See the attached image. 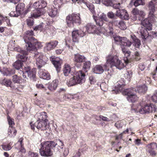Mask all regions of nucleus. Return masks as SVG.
I'll return each mask as SVG.
<instances>
[{"instance_id":"f257e3e1","label":"nucleus","mask_w":157,"mask_h":157,"mask_svg":"<svg viewBox=\"0 0 157 157\" xmlns=\"http://www.w3.org/2000/svg\"><path fill=\"white\" fill-rule=\"evenodd\" d=\"M51 148H54V150L56 153L59 154L60 150L63 147L57 145L54 141H48L42 142L40 144L39 152L41 156L44 157L51 156L53 154Z\"/></svg>"},{"instance_id":"f03ea898","label":"nucleus","mask_w":157,"mask_h":157,"mask_svg":"<svg viewBox=\"0 0 157 157\" xmlns=\"http://www.w3.org/2000/svg\"><path fill=\"white\" fill-rule=\"evenodd\" d=\"M156 106L152 104H150L149 105H147L142 106L140 105L137 106L133 105L131 109L132 112L136 113L139 112L141 114L154 113L156 111Z\"/></svg>"},{"instance_id":"7ed1b4c3","label":"nucleus","mask_w":157,"mask_h":157,"mask_svg":"<svg viewBox=\"0 0 157 157\" xmlns=\"http://www.w3.org/2000/svg\"><path fill=\"white\" fill-rule=\"evenodd\" d=\"M106 63L104 65L105 68L110 67L112 68L115 66L119 70H121L124 67V65L116 56L110 55L106 58Z\"/></svg>"},{"instance_id":"20e7f679","label":"nucleus","mask_w":157,"mask_h":157,"mask_svg":"<svg viewBox=\"0 0 157 157\" xmlns=\"http://www.w3.org/2000/svg\"><path fill=\"white\" fill-rule=\"evenodd\" d=\"M85 76L84 73H82V71H80L76 73L75 76L71 78L67 82V84L70 87L78 84H81L85 81Z\"/></svg>"},{"instance_id":"39448f33","label":"nucleus","mask_w":157,"mask_h":157,"mask_svg":"<svg viewBox=\"0 0 157 157\" xmlns=\"http://www.w3.org/2000/svg\"><path fill=\"white\" fill-rule=\"evenodd\" d=\"M79 14L72 13L67 17L66 21L68 27L70 28L74 27L75 24H79L81 19Z\"/></svg>"},{"instance_id":"423d86ee","label":"nucleus","mask_w":157,"mask_h":157,"mask_svg":"<svg viewBox=\"0 0 157 157\" xmlns=\"http://www.w3.org/2000/svg\"><path fill=\"white\" fill-rule=\"evenodd\" d=\"M136 92V88H132L124 90L123 93L127 95V99L128 101L134 102L138 100V98L135 95Z\"/></svg>"},{"instance_id":"0eeeda50","label":"nucleus","mask_w":157,"mask_h":157,"mask_svg":"<svg viewBox=\"0 0 157 157\" xmlns=\"http://www.w3.org/2000/svg\"><path fill=\"white\" fill-rule=\"evenodd\" d=\"M33 31L31 30L27 31L25 32L23 38L26 44V48L28 44H31L32 42H36V39L33 36Z\"/></svg>"},{"instance_id":"6e6552de","label":"nucleus","mask_w":157,"mask_h":157,"mask_svg":"<svg viewBox=\"0 0 157 157\" xmlns=\"http://www.w3.org/2000/svg\"><path fill=\"white\" fill-rule=\"evenodd\" d=\"M100 27V29L98 30L99 33H106L110 35L113 34V29L112 24H110L108 25L106 23Z\"/></svg>"},{"instance_id":"1a4fd4ad","label":"nucleus","mask_w":157,"mask_h":157,"mask_svg":"<svg viewBox=\"0 0 157 157\" xmlns=\"http://www.w3.org/2000/svg\"><path fill=\"white\" fill-rule=\"evenodd\" d=\"M43 54L41 53L36 52L34 53V58L36 60V63L39 69L41 68L45 64V62L43 60Z\"/></svg>"},{"instance_id":"9d476101","label":"nucleus","mask_w":157,"mask_h":157,"mask_svg":"<svg viewBox=\"0 0 157 157\" xmlns=\"http://www.w3.org/2000/svg\"><path fill=\"white\" fill-rule=\"evenodd\" d=\"M14 49L19 53L16 56V57L22 62H25L27 59V52L25 50H22L19 47H15Z\"/></svg>"},{"instance_id":"9b49d317","label":"nucleus","mask_w":157,"mask_h":157,"mask_svg":"<svg viewBox=\"0 0 157 157\" xmlns=\"http://www.w3.org/2000/svg\"><path fill=\"white\" fill-rule=\"evenodd\" d=\"M30 124L32 129L35 130V127L38 129H40L41 130H44L46 129V123L44 121H40L37 120L34 124H32V122H30Z\"/></svg>"},{"instance_id":"f8f14e48","label":"nucleus","mask_w":157,"mask_h":157,"mask_svg":"<svg viewBox=\"0 0 157 157\" xmlns=\"http://www.w3.org/2000/svg\"><path fill=\"white\" fill-rule=\"evenodd\" d=\"M95 21L97 25L101 27L104 24L108 22V19L107 18L106 15L104 13H102L99 15L98 19L94 18Z\"/></svg>"},{"instance_id":"ddd939ff","label":"nucleus","mask_w":157,"mask_h":157,"mask_svg":"<svg viewBox=\"0 0 157 157\" xmlns=\"http://www.w3.org/2000/svg\"><path fill=\"white\" fill-rule=\"evenodd\" d=\"M85 35L86 33L81 30H73L72 33L73 41L78 42V37H82Z\"/></svg>"},{"instance_id":"4468645a","label":"nucleus","mask_w":157,"mask_h":157,"mask_svg":"<svg viewBox=\"0 0 157 157\" xmlns=\"http://www.w3.org/2000/svg\"><path fill=\"white\" fill-rule=\"evenodd\" d=\"M26 48L27 50L29 52H32L36 49L37 48H41L43 45L41 42H38L36 40V42H32L31 44H28Z\"/></svg>"},{"instance_id":"2eb2a0df","label":"nucleus","mask_w":157,"mask_h":157,"mask_svg":"<svg viewBox=\"0 0 157 157\" xmlns=\"http://www.w3.org/2000/svg\"><path fill=\"white\" fill-rule=\"evenodd\" d=\"M58 42L57 40L51 41L46 43L44 49L46 51H49L54 49L57 45Z\"/></svg>"},{"instance_id":"dca6fc26","label":"nucleus","mask_w":157,"mask_h":157,"mask_svg":"<svg viewBox=\"0 0 157 157\" xmlns=\"http://www.w3.org/2000/svg\"><path fill=\"white\" fill-rule=\"evenodd\" d=\"M25 5L24 3H19L17 4L16 7V9L18 11L17 12V15H20L21 14L23 13L24 15L26 14L29 11V9L28 8L24 12L23 11L25 9Z\"/></svg>"},{"instance_id":"f3484780","label":"nucleus","mask_w":157,"mask_h":157,"mask_svg":"<svg viewBox=\"0 0 157 157\" xmlns=\"http://www.w3.org/2000/svg\"><path fill=\"white\" fill-rule=\"evenodd\" d=\"M116 15L122 19L128 20L129 18L127 11L124 9L117 10Z\"/></svg>"},{"instance_id":"a211bd4d","label":"nucleus","mask_w":157,"mask_h":157,"mask_svg":"<svg viewBox=\"0 0 157 157\" xmlns=\"http://www.w3.org/2000/svg\"><path fill=\"white\" fill-rule=\"evenodd\" d=\"M87 32L89 33L98 34L99 32L98 30H97L96 26L95 25L91 23L87 24L85 27Z\"/></svg>"},{"instance_id":"6ab92c4d","label":"nucleus","mask_w":157,"mask_h":157,"mask_svg":"<svg viewBox=\"0 0 157 157\" xmlns=\"http://www.w3.org/2000/svg\"><path fill=\"white\" fill-rule=\"evenodd\" d=\"M149 13L148 18L151 21L154 23L156 22V19H157V15L155 14V9L148 8Z\"/></svg>"},{"instance_id":"aec40b11","label":"nucleus","mask_w":157,"mask_h":157,"mask_svg":"<svg viewBox=\"0 0 157 157\" xmlns=\"http://www.w3.org/2000/svg\"><path fill=\"white\" fill-rule=\"evenodd\" d=\"M147 29L142 26L140 27L139 28L138 33L141 36L143 39H146L148 36L149 34Z\"/></svg>"},{"instance_id":"412c9836","label":"nucleus","mask_w":157,"mask_h":157,"mask_svg":"<svg viewBox=\"0 0 157 157\" xmlns=\"http://www.w3.org/2000/svg\"><path fill=\"white\" fill-rule=\"evenodd\" d=\"M47 5V3L46 1L44 0H40L37 2H35L33 6L34 8L37 9H43V8L45 7Z\"/></svg>"},{"instance_id":"4be33fe9","label":"nucleus","mask_w":157,"mask_h":157,"mask_svg":"<svg viewBox=\"0 0 157 157\" xmlns=\"http://www.w3.org/2000/svg\"><path fill=\"white\" fill-rule=\"evenodd\" d=\"M154 23L151 21L148 18H145L142 21L141 24L145 28L147 29L148 30H151L152 29V23Z\"/></svg>"},{"instance_id":"5701e85b","label":"nucleus","mask_w":157,"mask_h":157,"mask_svg":"<svg viewBox=\"0 0 157 157\" xmlns=\"http://www.w3.org/2000/svg\"><path fill=\"white\" fill-rule=\"evenodd\" d=\"M35 9L33 10V12H31V16L32 17L37 18L43 15L44 13L43 9H37L34 8Z\"/></svg>"},{"instance_id":"b1692460","label":"nucleus","mask_w":157,"mask_h":157,"mask_svg":"<svg viewBox=\"0 0 157 157\" xmlns=\"http://www.w3.org/2000/svg\"><path fill=\"white\" fill-rule=\"evenodd\" d=\"M39 74L40 78L46 80H49L50 79V76L47 71L43 69L40 70Z\"/></svg>"},{"instance_id":"393cba45","label":"nucleus","mask_w":157,"mask_h":157,"mask_svg":"<svg viewBox=\"0 0 157 157\" xmlns=\"http://www.w3.org/2000/svg\"><path fill=\"white\" fill-rule=\"evenodd\" d=\"M122 52L125 54L126 57L124 58V62L127 64L129 62V60L128 59L127 57L129 56L130 55L131 52L129 51L125 47L121 46Z\"/></svg>"},{"instance_id":"a878e982","label":"nucleus","mask_w":157,"mask_h":157,"mask_svg":"<svg viewBox=\"0 0 157 157\" xmlns=\"http://www.w3.org/2000/svg\"><path fill=\"white\" fill-rule=\"evenodd\" d=\"M107 68L104 66L103 67L100 65H97L93 68V71L96 74H101L103 73L104 70Z\"/></svg>"},{"instance_id":"bb28decb","label":"nucleus","mask_w":157,"mask_h":157,"mask_svg":"<svg viewBox=\"0 0 157 157\" xmlns=\"http://www.w3.org/2000/svg\"><path fill=\"white\" fill-rule=\"evenodd\" d=\"M48 13L49 15L51 17H54L57 14V9L53 5H50L48 10Z\"/></svg>"},{"instance_id":"cd10ccee","label":"nucleus","mask_w":157,"mask_h":157,"mask_svg":"<svg viewBox=\"0 0 157 157\" xmlns=\"http://www.w3.org/2000/svg\"><path fill=\"white\" fill-rule=\"evenodd\" d=\"M86 59L84 56L77 53L75 54L74 60L76 62L81 63L85 61Z\"/></svg>"},{"instance_id":"c85d7f7f","label":"nucleus","mask_w":157,"mask_h":157,"mask_svg":"<svg viewBox=\"0 0 157 157\" xmlns=\"http://www.w3.org/2000/svg\"><path fill=\"white\" fill-rule=\"evenodd\" d=\"M63 73L65 76H69L72 75V74L71 71V67L68 64H65L63 70Z\"/></svg>"},{"instance_id":"c756f323","label":"nucleus","mask_w":157,"mask_h":157,"mask_svg":"<svg viewBox=\"0 0 157 157\" xmlns=\"http://www.w3.org/2000/svg\"><path fill=\"white\" fill-rule=\"evenodd\" d=\"M51 60L52 61V64L56 67V70L58 72L59 71L61 68V63L59 59L50 58Z\"/></svg>"},{"instance_id":"7c9ffc66","label":"nucleus","mask_w":157,"mask_h":157,"mask_svg":"<svg viewBox=\"0 0 157 157\" xmlns=\"http://www.w3.org/2000/svg\"><path fill=\"white\" fill-rule=\"evenodd\" d=\"M15 73V70L9 68L3 67L2 73L4 76H10Z\"/></svg>"},{"instance_id":"2f4dec72","label":"nucleus","mask_w":157,"mask_h":157,"mask_svg":"<svg viewBox=\"0 0 157 157\" xmlns=\"http://www.w3.org/2000/svg\"><path fill=\"white\" fill-rule=\"evenodd\" d=\"M132 12L133 14L135 15L133 19L135 20L136 19V15H139L142 17H143L145 15V13L143 11L140 10L137 8L134 9L132 10Z\"/></svg>"},{"instance_id":"473e14b6","label":"nucleus","mask_w":157,"mask_h":157,"mask_svg":"<svg viewBox=\"0 0 157 157\" xmlns=\"http://www.w3.org/2000/svg\"><path fill=\"white\" fill-rule=\"evenodd\" d=\"M23 140V138H20L15 145L16 148L19 149L21 152L24 153L25 152V150L23 147V144H22Z\"/></svg>"},{"instance_id":"72a5a7b5","label":"nucleus","mask_w":157,"mask_h":157,"mask_svg":"<svg viewBox=\"0 0 157 157\" xmlns=\"http://www.w3.org/2000/svg\"><path fill=\"white\" fill-rule=\"evenodd\" d=\"M12 81L14 83H25L26 82V80L23 79L22 80V78L21 77L17 76V75H14L12 76Z\"/></svg>"},{"instance_id":"f704fd0d","label":"nucleus","mask_w":157,"mask_h":157,"mask_svg":"<svg viewBox=\"0 0 157 157\" xmlns=\"http://www.w3.org/2000/svg\"><path fill=\"white\" fill-rule=\"evenodd\" d=\"M58 83L59 81L58 79L54 80L48 86L49 89L51 91L56 90L58 85Z\"/></svg>"},{"instance_id":"c9c22d12","label":"nucleus","mask_w":157,"mask_h":157,"mask_svg":"<svg viewBox=\"0 0 157 157\" xmlns=\"http://www.w3.org/2000/svg\"><path fill=\"white\" fill-rule=\"evenodd\" d=\"M36 116L38 118L39 121H45L47 117L46 113L45 112L38 113L36 114Z\"/></svg>"},{"instance_id":"e433bc0d","label":"nucleus","mask_w":157,"mask_h":157,"mask_svg":"<svg viewBox=\"0 0 157 157\" xmlns=\"http://www.w3.org/2000/svg\"><path fill=\"white\" fill-rule=\"evenodd\" d=\"M147 87L144 85L139 86L136 88L138 92L140 94H144L147 90Z\"/></svg>"},{"instance_id":"4c0bfd02","label":"nucleus","mask_w":157,"mask_h":157,"mask_svg":"<svg viewBox=\"0 0 157 157\" xmlns=\"http://www.w3.org/2000/svg\"><path fill=\"white\" fill-rule=\"evenodd\" d=\"M132 44V43L130 41L128 40L126 37H123L122 42L121 44V46L129 47Z\"/></svg>"},{"instance_id":"58836bf2","label":"nucleus","mask_w":157,"mask_h":157,"mask_svg":"<svg viewBox=\"0 0 157 157\" xmlns=\"http://www.w3.org/2000/svg\"><path fill=\"white\" fill-rule=\"evenodd\" d=\"M17 133V131L13 127H9L8 133V136L10 137H14Z\"/></svg>"},{"instance_id":"ea45409f","label":"nucleus","mask_w":157,"mask_h":157,"mask_svg":"<svg viewBox=\"0 0 157 157\" xmlns=\"http://www.w3.org/2000/svg\"><path fill=\"white\" fill-rule=\"evenodd\" d=\"M12 82L10 79H4L2 82V83L7 87H10L12 89H14V86L12 85Z\"/></svg>"},{"instance_id":"a19ab883","label":"nucleus","mask_w":157,"mask_h":157,"mask_svg":"<svg viewBox=\"0 0 157 157\" xmlns=\"http://www.w3.org/2000/svg\"><path fill=\"white\" fill-rule=\"evenodd\" d=\"M22 61L20 60H17L13 64L15 68L17 70L20 69L22 67L23 63Z\"/></svg>"},{"instance_id":"79ce46f5","label":"nucleus","mask_w":157,"mask_h":157,"mask_svg":"<svg viewBox=\"0 0 157 157\" xmlns=\"http://www.w3.org/2000/svg\"><path fill=\"white\" fill-rule=\"evenodd\" d=\"M157 7V0H151L148 4V8L155 9Z\"/></svg>"},{"instance_id":"37998d69","label":"nucleus","mask_w":157,"mask_h":157,"mask_svg":"<svg viewBox=\"0 0 157 157\" xmlns=\"http://www.w3.org/2000/svg\"><path fill=\"white\" fill-rule=\"evenodd\" d=\"M91 63L90 61H86L83 63V70L84 71L86 72L89 70L90 67Z\"/></svg>"},{"instance_id":"c03bdc74","label":"nucleus","mask_w":157,"mask_h":157,"mask_svg":"<svg viewBox=\"0 0 157 157\" xmlns=\"http://www.w3.org/2000/svg\"><path fill=\"white\" fill-rule=\"evenodd\" d=\"M28 76L31 78L34 79L36 77V71L34 69L30 70L27 73Z\"/></svg>"},{"instance_id":"a18cd8bd","label":"nucleus","mask_w":157,"mask_h":157,"mask_svg":"<svg viewBox=\"0 0 157 157\" xmlns=\"http://www.w3.org/2000/svg\"><path fill=\"white\" fill-rule=\"evenodd\" d=\"M146 149L154 150L157 148V144L155 143L152 142L146 145Z\"/></svg>"},{"instance_id":"49530a36","label":"nucleus","mask_w":157,"mask_h":157,"mask_svg":"<svg viewBox=\"0 0 157 157\" xmlns=\"http://www.w3.org/2000/svg\"><path fill=\"white\" fill-rule=\"evenodd\" d=\"M131 3H133L136 7L139 5H143L144 2L143 0H132Z\"/></svg>"},{"instance_id":"de8ad7c7","label":"nucleus","mask_w":157,"mask_h":157,"mask_svg":"<svg viewBox=\"0 0 157 157\" xmlns=\"http://www.w3.org/2000/svg\"><path fill=\"white\" fill-rule=\"evenodd\" d=\"M85 5L93 14H94L95 13L94 7L93 4L91 3H90L88 2L87 3V4Z\"/></svg>"},{"instance_id":"09e8293b","label":"nucleus","mask_w":157,"mask_h":157,"mask_svg":"<svg viewBox=\"0 0 157 157\" xmlns=\"http://www.w3.org/2000/svg\"><path fill=\"white\" fill-rule=\"evenodd\" d=\"M33 17H29L26 20V23L29 26H31L34 24V20Z\"/></svg>"},{"instance_id":"8fccbe9b","label":"nucleus","mask_w":157,"mask_h":157,"mask_svg":"<svg viewBox=\"0 0 157 157\" xmlns=\"http://www.w3.org/2000/svg\"><path fill=\"white\" fill-rule=\"evenodd\" d=\"M118 27L121 30H124L127 29V26L124 21H121Z\"/></svg>"},{"instance_id":"3c124183","label":"nucleus","mask_w":157,"mask_h":157,"mask_svg":"<svg viewBox=\"0 0 157 157\" xmlns=\"http://www.w3.org/2000/svg\"><path fill=\"white\" fill-rule=\"evenodd\" d=\"M102 2L106 6H112L113 5V2L110 0H102Z\"/></svg>"},{"instance_id":"603ef678","label":"nucleus","mask_w":157,"mask_h":157,"mask_svg":"<svg viewBox=\"0 0 157 157\" xmlns=\"http://www.w3.org/2000/svg\"><path fill=\"white\" fill-rule=\"evenodd\" d=\"M113 38L116 42H119L121 44V43L123 37H121L120 36L117 35H113Z\"/></svg>"},{"instance_id":"864d4df0","label":"nucleus","mask_w":157,"mask_h":157,"mask_svg":"<svg viewBox=\"0 0 157 157\" xmlns=\"http://www.w3.org/2000/svg\"><path fill=\"white\" fill-rule=\"evenodd\" d=\"M7 120L8 121L10 127H13L14 125V123L13 119L11 118L10 116H7Z\"/></svg>"},{"instance_id":"5fc2aeb1","label":"nucleus","mask_w":157,"mask_h":157,"mask_svg":"<svg viewBox=\"0 0 157 157\" xmlns=\"http://www.w3.org/2000/svg\"><path fill=\"white\" fill-rule=\"evenodd\" d=\"M44 24L43 23H41L40 25L36 26L34 28V30H39L41 31L43 29V25Z\"/></svg>"},{"instance_id":"6e6d98bb","label":"nucleus","mask_w":157,"mask_h":157,"mask_svg":"<svg viewBox=\"0 0 157 157\" xmlns=\"http://www.w3.org/2000/svg\"><path fill=\"white\" fill-rule=\"evenodd\" d=\"M147 152L149 153L150 155L153 157L155 156L157 153L154 150L146 149Z\"/></svg>"},{"instance_id":"4d7b16f0","label":"nucleus","mask_w":157,"mask_h":157,"mask_svg":"<svg viewBox=\"0 0 157 157\" xmlns=\"http://www.w3.org/2000/svg\"><path fill=\"white\" fill-rule=\"evenodd\" d=\"M151 99L153 102L157 103V90L155 91L153 95L152 96Z\"/></svg>"},{"instance_id":"13d9d810","label":"nucleus","mask_w":157,"mask_h":157,"mask_svg":"<svg viewBox=\"0 0 157 157\" xmlns=\"http://www.w3.org/2000/svg\"><path fill=\"white\" fill-rule=\"evenodd\" d=\"M126 74V78L127 79L128 81H130L131 79V78L132 77V72L131 71H127Z\"/></svg>"},{"instance_id":"bf43d9fd","label":"nucleus","mask_w":157,"mask_h":157,"mask_svg":"<svg viewBox=\"0 0 157 157\" xmlns=\"http://www.w3.org/2000/svg\"><path fill=\"white\" fill-rule=\"evenodd\" d=\"M3 149L6 151H8L11 149V147L10 145H2Z\"/></svg>"},{"instance_id":"052dcab7","label":"nucleus","mask_w":157,"mask_h":157,"mask_svg":"<svg viewBox=\"0 0 157 157\" xmlns=\"http://www.w3.org/2000/svg\"><path fill=\"white\" fill-rule=\"evenodd\" d=\"M17 12H18V11H17V10H16V11H11L10 13V15L11 17H17L20 15H17H17L18 14L17 13Z\"/></svg>"},{"instance_id":"680f3d73","label":"nucleus","mask_w":157,"mask_h":157,"mask_svg":"<svg viewBox=\"0 0 157 157\" xmlns=\"http://www.w3.org/2000/svg\"><path fill=\"white\" fill-rule=\"evenodd\" d=\"M115 126L117 128L119 129L122 127V124L121 121H119L115 124Z\"/></svg>"},{"instance_id":"e2e57ef3","label":"nucleus","mask_w":157,"mask_h":157,"mask_svg":"<svg viewBox=\"0 0 157 157\" xmlns=\"http://www.w3.org/2000/svg\"><path fill=\"white\" fill-rule=\"evenodd\" d=\"M108 17L110 19H113L114 17V14L112 11H110L107 13Z\"/></svg>"},{"instance_id":"0e129e2a","label":"nucleus","mask_w":157,"mask_h":157,"mask_svg":"<svg viewBox=\"0 0 157 157\" xmlns=\"http://www.w3.org/2000/svg\"><path fill=\"white\" fill-rule=\"evenodd\" d=\"M29 154L28 157H38V155L37 153L30 152Z\"/></svg>"},{"instance_id":"69168bd1","label":"nucleus","mask_w":157,"mask_h":157,"mask_svg":"<svg viewBox=\"0 0 157 157\" xmlns=\"http://www.w3.org/2000/svg\"><path fill=\"white\" fill-rule=\"evenodd\" d=\"M134 142L135 144L138 146L142 144V143L141 142L140 139H135Z\"/></svg>"},{"instance_id":"338daca9","label":"nucleus","mask_w":157,"mask_h":157,"mask_svg":"<svg viewBox=\"0 0 157 157\" xmlns=\"http://www.w3.org/2000/svg\"><path fill=\"white\" fill-rule=\"evenodd\" d=\"M135 46L137 48H139L140 45V40H137V41L134 42Z\"/></svg>"},{"instance_id":"774afa93","label":"nucleus","mask_w":157,"mask_h":157,"mask_svg":"<svg viewBox=\"0 0 157 157\" xmlns=\"http://www.w3.org/2000/svg\"><path fill=\"white\" fill-rule=\"evenodd\" d=\"M120 3L113 4L112 6L115 9H119L120 7Z\"/></svg>"}]
</instances>
